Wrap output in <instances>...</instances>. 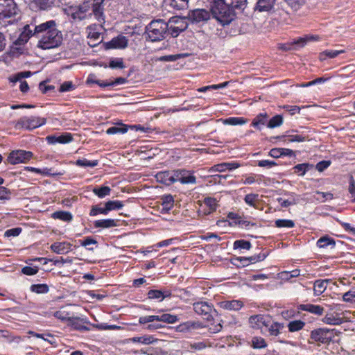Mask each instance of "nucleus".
<instances>
[{
	"mask_svg": "<svg viewBox=\"0 0 355 355\" xmlns=\"http://www.w3.org/2000/svg\"><path fill=\"white\" fill-rule=\"evenodd\" d=\"M210 10L213 17L223 26L229 24L235 17L234 7L226 3L225 0L211 4Z\"/></svg>",
	"mask_w": 355,
	"mask_h": 355,
	"instance_id": "nucleus-1",
	"label": "nucleus"
},
{
	"mask_svg": "<svg viewBox=\"0 0 355 355\" xmlns=\"http://www.w3.org/2000/svg\"><path fill=\"white\" fill-rule=\"evenodd\" d=\"M168 29V24L164 20H153L146 26V37L153 42L162 41L166 37Z\"/></svg>",
	"mask_w": 355,
	"mask_h": 355,
	"instance_id": "nucleus-2",
	"label": "nucleus"
},
{
	"mask_svg": "<svg viewBox=\"0 0 355 355\" xmlns=\"http://www.w3.org/2000/svg\"><path fill=\"white\" fill-rule=\"evenodd\" d=\"M19 13V9L13 0H4L0 7V24L7 25L15 21V16Z\"/></svg>",
	"mask_w": 355,
	"mask_h": 355,
	"instance_id": "nucleus-3",
	"label": "nucleus"
},
{
	"mask_svg": "<svg viewBox=\"0 0 355 355\" xmlns=\"http://www.w3.org/2000/svg\"><path fill=\"white\" fill-rule=\"evenodd\" d=\"M62 34L60 31L56 29L53 33H50L38 40L37 47L44 50L57 48L61 45Z\"/></svg>",
	"mask_w": 355,
	"mask_h": 355,
	"instance_id": "nucleus-4",
	"label": "nucleus"
},
{
	"mask_svg": "<svg viewBox=\"0 0 355 355\" xmlns=\"http://www.w3.org/2000/svg\"><path fill=\"white\" fill-rule=\"evenodd\" d=\"M34 28L33 37L40 40L58 29L57 23L55 20H49L39 25L33 26Z\"/></svg>",
	"mask_w": 355,
	"mask_h": 355,
	"instance_id": "nucleus-5",
	"label": "nucleus"
},
{
	"mask_svg": "<svg viewBox=\"0 0 355 355\" xmlns=\"http://www.w3.org/2000/svg\"><path fill=\"white\" fill-rule=\"evenodd\" d=\"M334 337V330L327 328H318L311 331L310 338L313 342L328 344Z\"/></svg>",
	"mask_w": 355,
	"mask_h": 355,
	"instance_id": "nucleus-6",
	"label": "nucleus"
},
{
	"mask_svg": "<svg viewBox=\"0 0 355 355\" xmlns=\"http://www.w3.org/2000/svg\"><path fill=\"white\" fill-rule=\"evenodd\" d=\"M168 32L173 37H176L180 33L187 28L188 24L184 18L173 17L171 18L168 23Z\"/></svg>",
	"mask_w": 355,
	"mask_h": 355,
	"instance_id": "nucleus-7",
	"label": "nucleus"
},
{
	"mask_svg": "<svg viewBox=\"0 0 355 355\" xmlns=\"http://www.w3.org/2000/svg\"><path fill=\"white\" fill-rule=\"evenodd\" d=\"M211 11L205 8H197L190 10L188 19L193 24L205 23L210 19Z\"/></svg>",
	"mask_w": 355,
	"mask_h": 355,
	"instance_id": "nucleus-8",
	"label": "nucleus"
},
{
	"mask_svg": "<svg viewBox=\"0 0 355 355\" xmlns=\"http://www.w3.org/2000/svg\"><path fill=\"white\" fill-rule=\"evenodd\" d=\"M46 121L45 118L37 116L22 117L17 122L16 127L32 130L45 124Z\"/></svg>",
	"mask_w": 355,
	"mask_h": 355,
	"instance_id": "nucleus-9",
	"label": "nucleus"
},
{
	"mask_svg": "<svg viewBox=\"0 0 355 355\" xmlns=\"http://www.w3.org/2000/svg\"><path fill=\"white\" fill-rule=\"evenodd\" d=\"M194 311L204 319L209 321L212 319V312L215 311L212 304L207 302H198L193 304Z\"/></svg>",
	"mask_w": 355,
	"mask_h": 355,
	"instance_id": "nucleus-10",
	"label": "nucleus"
},
{
	"mask_svg": "<svg viewBox=\"0 0 355 355\" xmlns=\"http://www.w3.org/2000/svg\"><path fill=\"white\" fill-rule=\"evenodd\" d=\"M90 8V3L89 1L84 2L80 6L74 8H71L69 14L73 19L75 21H82L87 18L91 13H88Z\"/></svg>",
	"mask_w": 355,
	"mask_h": 355,
	"instance_id": "nucleus-11",
	"label": "nucleus"
},
{
	"mask_svg": "<svg viewBox=\"0 0 355 355\" xmlns=\"http://www.w3.org/2000/svg\"><path fill=\"white\" fill-rule=\"evenodd\" d=\"M33 153L30 151L23 150H17L12 151L8 157V162L11 164H17L19 163H25L30 160Z\"/></svg>",
	"mask_w": 355,
	"mask_h": 355,
	"instance_id": "nucleus-12",
	"label": "nucleus"
},
{
	"mask_svg": "<svg viewBox=\"0 0 355 355\" xmlns=\"http://www.w3.org/2000/svg\"><path fill=\"white\" fill-rule=\"evenodd\" d=\"M314 39L313 36L306 37H300L297 40H295L291 42L286 43V44H280L279 45V49L288 51L291 50H296L298 48H302L305 46L306 42L310 40Z\"/></svg>",
	"mask_w": 355,
	"mask_h": 355,
	"instance_id": "nucleus-13",
	"label": "nucleus"
},
{
	"mask_svg": "<svg viewBox=\"0 0 355 355\" xmlns=\"http://www.w3.org/2000/svg\"><path fill=\"white\" fill-rule=\"evenodd\" d=\"M128 39L122 35L112 38L110 41L105 44L106 49H125L128 46Z\"/></svg>",
	"mask_w": 355,
	"mask_h": 355,
	"instance_id": "nucleus-14",
	"label": "nucleus"
},
{
	"mask_svg": "<svg viewBox=\"0 0 355 355\" xmlns=\"http://www.w3.org/2000/svg\"><path fill=\"white\" fill-rule=\"evenodd\" d=\"M34 28H31V25L26 24L23 28V31L19 35V37L15 40L14 44L15 45H23L26 44L31 37H33Z\"/></svg>",
	"mask_w": 355,
	"mask_h": 355,
	"instance_id": "nucleus-15",
	"label": "nucleus"
},
{
	"mask_svg": "<svg viewBox=\"0 0 355 355\" xmlns=\"http://www.w3.org/2000/svg\"><path fill=\"white\" fill-rule=\"evenodd\" d=\"M92 3H90V7L92 8V13L95 17L98 20H104V0H92Z\"/></svg>",
	"mask_w": 355,
	"mask_h": 355,
	"instance_id": "nucleus-16",
	"label": "nucleus"
},
{
	"mask_svg": "<svg viewBox=\"0 0 355 355\" xmlns=\"http://www.w3.org/2000/svg\"><path fill=\"white\" fill-rule=\"evenodd\" d=\"M276 1L277 0H257L254 9L259 12L271 11L274 8Z\"/></svg>",
	"mask_w": 355,
	"mask_h": 355,
	"instance_id": "nucleus-17",
	"label": "nucleus"
},
{
	"mask_svg": "<svg viewBox=\"0 0 355 355\" xmlns=\"http://www.w3.org/2000/svg\"><path fill=\"white\" fill-rule=\"evenodd\" d=\"M322 322L330 325H340L343 322L342 318L339 316V313H327L322 318Z\"/></svg>",
	"mask_w": 355,
	"mask_h": 355,
	"instance_id": "nucleus-18",
	"label": "nucleus"
},
{
	"mask_svg": "<svg viewBox=\"0 0 355 355\" xmlns=\"http://www.w3.org/2000/svg\"><path fill=\"white\" fill-rule=\"evenodd\" d=\"M299 309L302 311L310 312L317 315H322L324 312V308L319 306L311 304H300Z\"/></svg>",
	"mask_w": 355,
	"mask_h": 355,
	"instance_id": "nucleus-19",
	"label": "nucleus"
},
{
	"mask_svg": "<svg viewBox=\"0 0 355 355\" xmlns=\"http://www.w3.org/2000/svg\"><path fill=\"white\" fill-rule=\"evenodd\" d=\"M71 248V244L67 242H55L51 245V249L57 254L67 252Z\"/></svg>",
	"mask_w": 355,
	"mask_h": 355,
	"instance_id": "nucleus-20",
	"label": "nucleus"
},
{
	"mask_svg": "<svg viewBox=\"0 0 355 355\" xmlns=\"http://www.w3.org/2000/svg\"><path fill=\"white\" fill-rule=\"evenodd\" d=\"M331 279H318L314 282L313 291L315 295H321L327 288V284Z\"/></svg>",
	"mask_w": 355,
	"mask_h": 355,
	"instance_id": "nucleus-21",
	"label": "nucleus"
},
{
	"mask_svg": "<svg viewBox=\"0 0 355 355\" xmlns=\"http://www.w3.org/2000/svg\"><path fill=\"white\" fill-rule=\"evenodd\" d=\"M220 306L227 310L238 311L243 307V303L240 300L225 301L220 303Z\"/></svg>",
	"mask_w": 355,
	"mask_h": 355,
	"instance_id": "nucleus-22",
	"label": "nucleus"
},
{
	"mask_svg": "<svg viewBox=\"0 0 355 355\" xmlns=\"http://www.w3.org/2000/svg\"><path fill=\"white\" fill-rule=\"evenodd\" d=\"M155 178L157 180L165 185H171L172 184V175L171 174V171H161L156 174Z\"/></svg>",
	"mask_w": 355,
	"mask_h": 355,
	"instance_id": "nucleus-23",
	"label": "nucleus"
},
{
	"mask_svg": "<svg viewBox=\"0 0 355 355\" xmlns=\"http://www.w3.org/2000/svg\"><path fill=\"white\" fill-rule=\"evenodd\" d=\"M284 328V325L283 323L272 321L267 329L270 336H277L280 334L281 330Z\"/></svg>",
	"mask_w": 355,
	"mask_h": 355,
	"instance_id": "nucleus-24",
	"label": "nucleus"
},
{
	"mask_svg": "<svg viewBox=\"0 0 355 355\" xmlns=\"http://www.w3.org/2000/svg\"><path fill=\"white\" fill-rule=\"evenodd\" d=\"M96 228H110L116 226V221L114 219H103L96 220L94 223Z\"/></svg>",
	"mask_w": 355,
	"mask_h": 355,
	"instance_id": "nucleus-25",
	"label": "nucleus"
},
{
	"mask_svg": "<svg viewBox=\"0 0 355 355\" xmlns=\"http://www.w3.org/2000/svg\"><path fill=\"white\" fill-rule=\"evenodd\" d=\"M268 116L266 112L260 113L252 121V125L260 128V125H265L268 121Z\"/></svg>",
	"mask_w": 355,
	"mask_h": 355,
	"instance_id": "nucleus-26",
	"label": "nucleus"
},
{
	"mask_svg": "<svg viewBox=\"0 0 355 355\" xmlns=\"http://www.w3.org/2000/svg\"><path fill=\"white\" fill-rule=\"evenodd\" d=\"M156 321L166 322L168 324H173L178 321V317L175 315L169 313H164L161 315H155Z\"/></svg>",
	"mask_w": 355,
	"mask_h": 355,
	"instance_id": "nucleus-27",
	"label": "nucleus"
},
{
	"mask_svg": "<svg viewBox=\"0 0 355 355\" xmlns=\"http://www.w3.org/2000/svg\"><path fill=\"white\" fill-rule=\"evenodd\" d=\"M52 218L60 219L63 221L69 222L72 220V215L69 211H58L52 214Z\"/></svg>",
	"mask_w": 355,
	"mask_h": 355,
	"instance_id": "nucleus-28",
	"label": "nucleus"
},
{
	"mask_svg": "<svg viewBox=\"0 0 355 355\" xmlns=\"http://www.w3.org/2000/svg\"><path fill=\"white\" fill-rule=\"evenodd\" d=\"M204 204L209 208L208 212H205V214H209L216 210L218 207L217 201L215 198L211 197H207L204 199Z\"/></svg>",
	"mask_w": 355,
	"mask_h": 355,
	"instance_id": "nucleus-29",
	"label": "nucleus"
},
{
	"mask_svg": "<svg viewBox=\"0 0 355 355\" xmlns=\"http://www.w3.org/2000/svg\"><path fill=\"white\" fill-rule=\"evenodd\" d=\"M264 315L259 314L252 315L249 318V322L251 327L254 329H261V323L263 319Z\"/></svg>",
	"mask_w": 355,
	"mask_h": 355,
	"instance_id": "nucleus-30",
	"label": "nucleus"
},
{
	"mask_svg": "<svg viewBox=\"0 0 355 355\" xmlns=\"http://www.w3.org/2000/svg\"><path fill=\"white\" fill-rule=\"evenodd\" d=\"M335 243H336L335 241L332 238H331L328 236H322L320 239H318L317 241V245L320 248H324L327 246L330 245L334 246Z\"/></svg>",
	"mask_w": 355,
	"mask_h": 355,
	"instance_id": "nucleus-31",
	"label": "nucleus"
},
{
	"mask_svg": "<svg viewBox=\"0 0 355 355\" xmlns=\"http://www.w3.org/2000/svg\"><path fill=\"white\" fill-rule=\"evenodd\" d=\"M305 325V322L302 320H293L288 324L289 331L295 332L300 331L303 329Z\"/></svg>",
	"mask_w": 355,
	"mask_h": 355,
	"instance_id": "nucleus-32",
	"label": "nucleus"
},
{
	"mask_svg": "<svg viewBox=\"0 0 355 355\" xmlns=\"http://www.w3.org/2000/svg\"><path fill=\"white\" fill-rule=\"evenodd\" d=\"M187 174L182 175L180 177V182L183 184H196V178L192 175L191 172L186 170Z\"/></svg>",
	"mask_w": 355,
	"mask_h": 355,
	"instance_id": "nucleus-33",
	"label": "nucleus"
},
{
	"mask_svg": "<svg viewBox=\"0 0 355 355\" xmlns=\"http://www.w3.org/2000/svg\"><path fill=\"white\" fill-rule=\"evenodd\" d=\"M283 123V117L282 115L277 114L270 119L268 123L267 127L269 128H274L280 126Z\"/></svg>",
	"mask_w": 355,
	"mask_h": 355,
	"instance_id": "nucleus-34",
	"label": "nucleus"
},
{
	"mask_svg": "<svg viewBox=\"0 0 355 355\" xmlns=\"http://www.w3.org/2000/svg\"><path fill=\"white\" fill-rule=\"evenodd\" d=\"M70 326L73 329L76 330H80V331H87L89 330V328H87L86 326L83 325L80 322L78 318H73L72 319H70V322L69 323Z\"/></svg>",
	"mask_w": 355,
	"mask_h": 355,
	"instance_id": "nucleus-35",
	"label": "nucleus"
},
{
	"mask_svg": "<svg viewBox=\"0 0 355 355\" xmlns=\"http://www.w3.org/2000/svg\"><path fill=\"white\" fill-rule=\"evenodd\" d=\"M111 189L109 187L104 186L101 187H95L93 189V193L98 196L99 198H103L106 196L110 195Z\"/></svg>",
	"mask_w": 355,
	"mask_h": 355,
	"instance_id": "nucleus-36",
	"label": "nucleus"
},
{
	"mask_svg": "<svg viewBox=\"0 0 355 355\" xmlns=\"http://www.w3.org/2000/svg\"><path fill=\"white\" fill-rule=\"evenodd\" d=\"M313 167V165L309 164H299L293 167L294 172L299 173L300 175H304L308 170Z\"/></svg>",
	"mask_w": 355,
	"mask_h": 355,
	"instance_id": "nucleus-37",
	"label": "nucleus"
},
{
	"mask_svg": "<svg viewBox=\"0 0 355 355\" xmlns=\"http://www.w3.org/2000/svg\"><path fill=\"white\" fill-rule=\"evenodd\" d=\"M107 212L112 210H118L123 207V203L119 200H110L105 202Z\"/></svg>",
	"mask_w": 355,
	"mask_h": 355,
	"instance_id": "nucleus-38",
	"label": "nucleus"
},
{
	"mask_svg": "<svg viewBox=\"0 0 355 355\" xmlns=\"http://www.w3.org/2000/svg\"><path fill=\"white\" fill-rule=\"evenodd\" d=\"M98 160H93L89 161L87 159H78L76 162V164L79 166L82 167H95L98 165Z\"/></svg>",
	"mask_w": 355,
	"mask_h": 355,
	"instance_id": "nucleus-39",
	"label": "nucleus"
},
{
	"mask_svg": "<svg viewBox=\"0 0 355 355\" xmlns=\"http://www.w3.org/2000/svg\"><path fill=\"white\" fill-rule=\"evenodd\" d=\"M246 123V120L241 117H230L223 120V123L226 125H243Z\"/></svg>",
	"mask_w": 355,
	"mask_h": 355,
	"instance_id": "nucleus-40",
	"label": "nucleus"
},
{
	"mask_svg": "<svg viewBox=\"0 0 355 355\" xmlns=\"http://www.w3.org/2000/svg\"><path fill=\"white\" fill-rule=\"evenodd\" d=\"M348 192L350 195L351 201L355 203V180L352 175L349 176Z\"/></svg>",
	"mask_w": 355,
	"mask_h": 355,
	"instance_id": "nucleus-41",
	"label": "nucleus"
},
{
	"mask_svg": "<svg viewBox=\"0 0 355 355\" xmlns=\"http://www.w3.org/2000/svg\"><path fill=\"white\" fill-rule=\"evenodd\" d=\"M344 50H340V51H324L322 53L320 54V60H324L326 57H328L329 58H334L338 55L344 53Z\"/></svg>",
	"mask_w": 355,
	"mask_h": 355,
	"instance_id": "nucleus-42",
	"label": "nucleus"
},
{
	"mask_svg": "<svg viewBox=\"0 0 355 355\" xmlns=\"http://www.w3.org/2000/svg\"><path fill=\"white\" fill-rule=\"evenodd\" d=\"M31 291L38 294L46 293L49 291V286L45 284H33Z\"/></svg>",
	"mask_w": 355,
	"mask_h": 355,
	"instance_id": "nucleus-43",
	"label": "nucleus"
},
{
	"mask_svg": "<svg viewBox=\"0 0 355 355\" xmlns=\"http://www.w3.org/2000/svg\"><path fill=\"white\" fill-rule=\"evenodd\" d=\"M130 340L133 343H139L144 345H149L154 341V338L150 336L133 337Z\"/></svg>",
	"mask_w": 355,
	"mask_h": 355,
	"instance_id": "nucleus-44",
	"label": "nucleus"
},
{
	"mask_svg": "<svg viewBox=\"0 0 355 355\" xmlns=\"http://www.w3.org/2000/svg\"><path fill=\"white\" fill-rule=\"evenodd\" d=\"M252 346L255 349H261L267 346L266 342L261 337H254L252 339Z\"/></svg>",
	"mask_w": 355,
	"mask_h": 355,
	"instance_id": "nucleus-45",
	"label": "nucleus"
},
{
	"mask_svg": "<svg viewBox=\"0 0 355 355\" xmlns=\"http://www.w3.org/2000/svg\"><path fill=\"white\" fill-rule=\"evenodd\" d=\"M275 226L277 227L292 228L295 226V223L292 220L277 219L275 220Z\"/></svg>",
	"mask_w": 355,
	"mask_h": 355,
	"instance_id": "nucleus-46",
	"label": "nucleus"
},
{
	"mask_svg": "<svg viewBox=\"0 0 355 355\" xmlns=\"http://www.w3.org/2000/svg\"><path fill=\"white\" fill-rule=\"evenodd\" d=\"M54 315L61 320H67L69 322H70V319L73 318V317L69 316V313L67 312L64 308H61L59 311L55 312Z\"/></svg>",
	"mask_w": 355,
	"mask_h": 355,
	"instance_id": "nucleus-47",
	"label": "nucleus"
},
{
	"mask_svg": "<svg viewBox=\"0 0 355 355\" xmlns=\"http://www.w3.org/2000/svg\"><path fill=\"white\" fill-rule=\"evenodd\" d=\"M128 130V127L125 125H122L121 127H116V126H112L111 128H109L106 132L108 135H114L117 133H125Z\"/></svg>",
	"mask_w": 355,
	"mask_h": 355,
	"instance_id": "nucleus-48",
	"label": "nucleus"
},
{
	"mask_svg": "<svg viewBox=\"0 0 355 355\" xmlns=\"http://www.w3.org/2000/svg\"><path fill=\"white\" fill-rule=\"evenodd\" d=\"M55 0H35V3L40 9L46 10L51 7L55 3Z\"/></svg>",
	"mask_w": 355,
	"mask_h": 355,
	"instance_id": "nucleus-49",
	"label": "nucleus"
},
{
	"mask_svg": "<svg viewBox=\"0 0 355 355\" xmlns=\"http://www.w3.org/2000/svg\"><path fill=\"white\" fill-rule=\"evenodd\" d=\"M189 0H172V6L178 10L187 8Z\"/></svg>",
	"mask_w": 355,
	"mask_h": 355,
	"instance_id": "nucleus-50",
	"label": "nucleus"
},
{
	"mask_svg": "<svg viewBox=\"0 0 355 355\" xmlns=\"http://www.w3.org/2000/svg\"><path fill=\"white\" fill-rule=\"evenodd\" d=\"M171 174L172 175V183L173 184L175 182H180V177L182 175L187 174L185 169H178L171 171Z\"/></svg>",
	"mask_w": 355,
	"mask_h": 355,
	"instance_id": "nucleus-51",
	"label": "nucleus"
},
{
	"mask_svg": "<svg viewBox=\"0 0 355 355\" xmlns=\"http://www.w3.org/2000/svg\"><path fill=\"white\" fill-rule=\"evenodd\" d=\"M258 197V194L250 193L245 196L244 200L248 205L256 207L255 202L257 201Z\"/></svg>",
	"mask_w": 355,
	"mask_h": 355,
	"instance_id": "nucleus-52",
	"label": "nucleus"
},
{
	"mask_svg": "<svg viewBox=\"0 0 355 355\" xmlns=\"http://www.w3.org/2000/svg\"><path fill=\"white\" fill-rule=\"evenodd\" d=\"M98 214H102L104 215H107L108 214L106 205H105V207H98L96 205L92 206V209L90 211L89 215L92 216H96Z\"/></svg>",
	"mask_w": 355,
	"mask_h": 355,
	"instance_id": "nucleus-53",
	"label": "nucleus"
},
{
	"mask_svg": "<svg viewBox=\"0 0 355 355\" xmlns=\"http://www.w3.org/2000/svg\"><path fill=\"white\" fill-rule=\"evenodd\" d=\"M234 248L249 250L251 248V243L248 241L237 240L234 243Z\"/></svg>",
	"mask_w": 355,
	"mask_h": 355,
	"instance_id": "nucleus-54",
	"label": "nucleus"
},
{
	"mask_svg": "<svg viewBox=\"0 0 355 355\" xmlns=\"http://www.w3.org/2000/svg\"><path fill=\"white\" fill-rule=\"evenodd\" d=\"M248 4V0H232L231 6L236 9L244 10Z\"/></svg>",
	"mask_w": 355,
	"mask_h": 355,
	"instance_id": "nucleus-55",
	"label": "nucleus"
},
{
	"mask_svg": "<svg viewBox=\"0 0 355 355\" xmlns=\"http://www.w3.org/2000/svg\"><path fill=\"white\" fill-rule=\"evenodd\" d=\"M287 141L289 142H302L308 140V137L301 135H288Z\"/></svg>",
	"mask_w": 355,
	"mask_h": 355,
	"instance_id": "nucleus-56",
	"label": "nucleus"
},
{
	"mask_svg": "<svg viewBox=\"0 0 355 355\" xmlns=\"http://www.w3.org/2000/svg\"><path fill=\"white\" fill-rule=\"evenodd\" d=\"M164 205V208L166 209H170L173 205V198L171 195L165 196L162 198Z\"/></svg>",
	"mask_w": 355,
	"mask_h": 355,
	"instance_id": "nucleus-57",
	"label": "nucleus"
},
{
	"mask_svg": "<svg viewBox=\"0 0 355 355\" xmlns=\"http://www.w3.org/2000/svg\"><path fill=\"white\" fill-rule=\"evenodd\" d=\"M75 89L74 85L71 81H65L60 87V92H65L73 90Z\"/></svg>",
	"mask_w": 355,
	"mask_h": 355,
	"instance_id": "nucleus-58",
	"label": "nucleus"
},
{
	"mask_svg": "<svg viewBox=\"0 0 355 355\" xmlns=\"http://www.w3.org/2000/svg\"><path fill=\"white\" fill-rule=\"evenodd\" d=\"M31 71H23L15 74L12 78H10V80L12 82L16 83L17 81L21 80V78H28L31 76Z\"/></svg>",
	"mask_w": 355,
	"mask_h": 355,
	"instance_id": "nucleus-59",
	"label": "nucleus"
},
{
	"mask_svg": "<svg viewBox=\"0 0 355 355\" xmlns=\"http://www.w3.org/2000/svg\"><path fill=\"white\" fill-rule=\"evenodd\" d=\"M343 300L346 302H355V291H349L343 294Z\"/></svg>",
	"mask_w": 355,
	"mask_h": 355,
	"instance_id": "nucleus-60",
	"label": "nucleus"
},
{
	"mask_svg": "<svg viewBox=\"0 0 355 355\" xmlns=\"http://www.w3.org/2000/svg\"><path fill=\"white\" fill-rule=\"evenodd\" d=\"M150 299H160L162 301L163 292L159 290H150L148 293Z\"/></svg>",
	"mask_w": 355,
	"mask_h": 355,
	"instance_id": "nucleus-61",
	"label": "nucleus"
},
{
	"mask_svg": "<svg viewBox=\"0 0 355 355\" xmlns=\"http://www.w3.org/2000/svg\"><path fill=\"white\" fill-rule=\"evenodd\" d=\"M38 272V268L37 266L31 267L25 266L21 269V272L26 275H33L37 274Z\"/></svg>",
	"mask_w": 355,
	"mask_h": 355,
	"instance_id": "nucleus-62",
	"label": "nucleus"
},
{
	"mask_svg": "<svg viewBox=\"0 0 355 355\" xmlns=\"http://www.w3.org/2000/svg\"><path fill=\"white\" fill-rule=\"evenodd\" d=\"M234 224L235 225H243L245 228H249L250 226L251 227L257 226V224L255 223H252L250 221H248V220H245V218H243L242 217H241L239 220L235 221Z\"/></svg>",
	"mask_w": 355,
	"mask_h": 355,
	"instance_id": "nucleus-63",
	"label": "nucleus"
},
{
	"mask_svg": "<svg viewBox=\"0 0 355 355\" xmlns=\"http://www.w3.org/2000/svg\"><path fill=\"white\" fill-rule=\"evenodd\" d=\"M73 137L70 133H65L64 135H62L58 137V143L60 144H67L72 141Z\"/></svg>",
	"mask_w": 355,
	"mask_h": 355,
	"instance_id": "nucleus-64",
	"label": "nucleus"
}]
</instances>
